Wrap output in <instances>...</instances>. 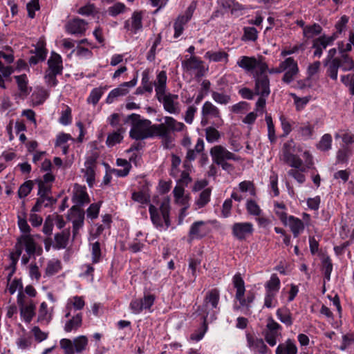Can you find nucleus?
Wrapping results in <instances>:
<instances>
[{"label": "nucleus", "instance_id": "1", "mask_svg": "<svg viewBox=\"0 0 354 354\" xmlns=\"http://www.w3.org/2000/svg\"><path fill=\"white\" fill-rule=\"evenodd\" d=\"M236 64L246 72H251L255 81L254 93L257 95L268 96L270 93V80L266 75L268 64L263 57L241 56Z\"/></svg>", "mask_w": 354, "mask_h": 354}, {"label": "nucleus", "instance_id": "2", "mask_svg": "<svg viewBox=\"0 0 354 354\" xmlns=\"http://www.w3.org/2000/svg\"><path fill=\"white\" fill-rule=\"evenodd\" d=\"M219 300L220 292L216 288L212 289L206 293L203 304L198 308L204 324L216 319V315L219 311Z\"/></svg>", "mask_w": 354, "mask_h": 354}, {"label": "nucleus", "instance_id": "3", "mask_svg": "<svg viewBox=\"0 0 354 354\" xmlns=\"http://www.w3.org/2000/svg\"><path fill=\"white\" fill-rule=\"evenodd\" d=\"M131 124L129 131V136L136 140H143L153 136V126L151 122L147 119L141 118V116L136 113H132L127 118Z\"/></svg>", "mask_w": 354, "mask_h": 354}, {"label": "nucleus", "instance_id": "4", "mask_svg": "<svg viewBox=\"0 0 354 354\" xmlns=\"http://www.w3.org/2000/svg\"><path fill=\"white\" fill-rule=\"evenodd\" d=\"M232 283L236 290L235 299L239 302V306L234 305V309L235 310H243L245 314L249 313L251 304L255 299L254 292L248 291L246 297H244L245 283L240 273H236L233 277Z\"/></svg>", "mask_w": 354, "mask_h": 354}, {"label": "nucleus", "instance_id": "5", "mask_svg": "<svg viewBox=\"0 0 354 354\" xmlns=\"http://www.w3.org/2000/svg\"><path fill=\"white\" fill-rule=\"evenodd\" d=\"M169 204L168 201L161 203L159 209L153 205H150L149 212L153 224L159 229L165 227L167 230L171 225L169 220Z\"/></svg>", "mask_w": 354, "mask_h": 354}, {"label": "nucleus", "instance_id": "6", "mask_svg": "<svg viewBox=\"0 0 354 354\" xmlns=\"http://www.w3.org/2000/svg\"><path fill=\"white\" fill-rule=\"evenodd\" d=\"M211 123L219 128L223 124L220 110L209 101H206L201 109V122L203 127Z\"/></svg>", "mask_w": 354, "mask_h": 354}, {"label": "nucleus", "instance_id": "7", "mask_svg": "<svg viewBox=\"0 0 354 354\" xmlns=\"http://www.w3.org/2000/svg\"><path fill=\"white\" fill-rule=\"evenodd\" d=\"M88 339L85 335H80L73 340L63 338L59 341V346L64 354H75L84 352L88 346Z\"/></svg>", "mask_w": 354, "mask_h": 354}, {"label": "nucleus", "instance_id": "8", "mask_svg": "<svg viewBox=\"0 0 354 354\" xmlns=\"http://www.w3.org/2000/svg\"><path fill=\"white\" fill-rule=\"evenodd\" d=\"M186 129L185 125L177 121L172 117L166 116L164 122L157 125H153V131L158 136L171 135V133L180 132Z\"/></svg>", "mask_w": 354, "mask_h": 354}, {"label": "nucleus", "instance_id": "9", "mask_svg": "<svg viewBox=\"0 0 354 354\" xmlns=\"http://www.w3.org/2000/svg\"><path fill=\"white\" fill-rule=\"evenodd\" d=\"M280 64L282 73L284 72L282 81L286 84L291 83L299 72L297 62L292 57H288Z\"/></svg>", "mask_w": 354, "mask_h": 354}, {"label": "nucleus", "instance_id": "10", "mask_svg": "<svg viewBox=\"0 0 354 354\" xmlns=\"http://www.w3.org/2000/svg\"><path fill=\"white\" fill-rule=\"evenodd\" d=\"M155 300L154 295L145 294L143 298L132 299L129 304V308L131 313L136 315L140 314L143 310L151 312V308L154 304Z\"/></svg>", "mask_w": 354, "mask_h": 354}, {"label": "nucleus", "instance_id": "11", "mask_svg": "<svg viewBox=\"0 0 354 354\" xmlns=\"http://www.w3.org/2000/svg\"><path fill=\"white\" fill-rule=\"evenodd\" d=\"M21 249L22 252L24 248L28 256L41 254L42 250L41 248H37L36 243L34 239L30 234H23L18 239L15 245V249Z\"/></svg>", "mask_w": 354, "mask_h": 354}, {"label": "nucleus", "instance_id": "12", "mask_svg": "<svg viewBox=\"0 0 354 354\" xmlns=\"http://www.w3.org/2000/svg\"><path fill=\"white\" fill-rule=\"evenodd\" d=\"M158 101L163 104L164 109L171 113L177 115L180 112V104L178 101V96L171 93H165L157 97Z\"/></svg>", "mask_w": 354, "mask_h": 354}, {"label": "nucleus", "instance_id": "13", "mask_svg": "<svg viewBox=\"0 0 354 354\" xmlns=\"http://www.w3.org/2000/svg\"><path fill=\"white\" fill-rule=\"evenodd\" d=\"M209 153L214 163L223 160L239 161L240 160L238 156L230 152L222 145H216L212 147Z\"/></svg>", "mask_w": 354, "mask_h": 354}, {"label": "nucleus", "instance_id": "14", "mask_svg": "<svg viewBox=\"0 0 354 354\" xmlns=\"http://www.w3.org/2000/svg\"><path fill=\"white\" fill-rule=\"evenodd\" d=\"M337 39V34H332L330 36L323 35L314 39L313 41V48L315 49L314 57H321L324 50L332 45Z\"/></svg>", "mask_w": 354, "mask_h": 354}, {"label": "nucleus", "instance_id": "15", "mask_svg": "<svg viewBox=\"0 0 354 354\" xmlns=\"http://www.w3.org/2000/svg\"><path fill=\"white\" fill-rule=\"evenodd\" d=\"M254 232V225L250 222H238L232 226V234L239 241L245 240Z\"/></svg>", "mask_w": 354, "mask_h": 354}, {"label": "nucleus", "instance_id": "16", "mask_svg": "<svg viewBox=\"0 0 354 354\" xmlns=\"http://www.w3.org/2000/svg\"><path fill=\"white\" fill-rule=\"evenodd\" d=\"M182 67L187 71H196V77H202L207 71L203 65V62L196 56L187 58L182 62Z\"/></svg>", "mask_w": 354, "mask_h": 354}, {"label": "nucleus", "instance_id": "17", "mask_svg": "<svg viewBox=\"0 0 354 354\" xmlns=\"http://www.w3.org/2000/svg\"><path fill=\"white\" fill-rule=\"evenodd\" d=\"M137 84V77L133 78L129 82L121 84L118 87L113 89L108 95L106 102L111 104L114 100L120 96H124L129 93V88L133 87Z\"/></svg>", "mask_w": 354, "mask_h": 354}, {"label": "nucleus", "instance_id": "18", "mask_svg": "<svg viewBox=\"0 0 354 354\" xmlns=\"http://www.w3.org/2000/svg\"><path fill=\"white\" fill-rule=\"evenodd\" d=\"M142 11H134L131 17L124 21V28L134 34L138 33L142 29Z\"/></svg>", "mask_w": 354, "mask_h": 354}, {"label": "nucleus", "instance_id": "19", "mask_svg": "<svg viewBox=\"0 0 354 354\" xmlns=\"http://www.w3.org/2000/svg\"><path fill=\"white\" fill-rule=\"evenodd\" d=\"M209 232L205 222L203 221H196L192 224L189 228L188 237L189 241L194 239H201L205 236Z\"/></svg>", "mask_w": 354, "mask_h": 354}, {"label": "nucleus", "instance_id": "20", "mask_svg": "<svg viewBox=\"0 0 354 354\" xmlns=\"http://www.w3.org/2000/svg\"><path fill=\"white\" fill-rule=\"evenodd\" d=\"M247 345L254 353L266 354L268 347L263 340L260 338L254 337L250 333L246 334Z\"/></svg>", "mask_w": 354, "mask_h": 354}, {"label": "nucleus", "instance_id": "21", "mask_svg": "<svg viewBox=\"0 0 354 354\" xmlns=\"http://www.w3.org/2000/svg\"><path fill=\"white\" fill-rule=\"evenodd\" d=\"M87 23L82 19L76 18L68 21L66 26V31L72 35H82L86 29Z\"/></svg>", "mask_w": 354, "mask_h": 354}, {"label": "nucleus", "instance_id": "22", "mask_svg": "<svg viewBox=\"0 0 354 354\" xmlns=\"http://www.w3.org/2000/svg\"><path fill=\"white\" fill-rule=\"evenodd\" d=\"M22 296L21 292H19L17 301L20 306L21 316L26 322L30 323L35 315V306L33 304L24 306L21 299Z\"/></svg>", "mask_w": 354, "mask_h": 354}, {"label": "nucleus", "instance_id": "23", "mask_svg": "<svg viewBox=\"0 0 354 354\" xmlns=\"http://www.w3.org/2000/svg\"><path fill=\"white\" fill-rule=\"evenodd\" d=\"M284 225H288L290 227L295 238L298 237L305 229L304 222L300 218L294 216H289L287 223H284Z\"/></svg>", "mask_w": 354, "mask_h": 354}, {"label": "nucleus", "instance_id": "24", "mask_svg": "<svg viewBox=\"0 0 354 354\" xmlns=\"http://www.w3.org/2000/svg\"><path fill=\"white\" fill-rule=\"evenodd\" d=\"M70 235L69 229H65L61 232L56 233L54 236L53 248L55 250L65 249L68 244Z\"/></svg>", "mask_w": 354, "mask_h": 354}, {"label": "nucleus", "instance_id": "25", "mask_svg": "<svg viewBox=\"0 0 354 354\" xmlns=\"http://www.w3.org/2000/svg\"><path fill=\"white\" fill-rule=\"evenodd\" d=\"M47 64L48 68L46 71L62 73V58L59 54L52 52L50 57L48 59Z\"/></svg>", "mask_w": 354, "mask_h": 354}, {"label": "nucleus", "instance_id": "26", "mask_svg": "<svg viewBox=\"0 0 354 354\" xmlns=\"http://www.w3.org/2000/svg\"><path fill=\"white\" fill-rule=\"evenodd\" d=\"M39 198L37 199L35 205L32 208V212H40L41 208L48 207L56 203V199L50 196V194H37Z\"/></svg>", "mask_w": 354, "mask_h": 354}, {"label": "nucleus", "instance_id": "27", "mask_svg": "<svg viewBox=\"0 0 354 354\" xmlns=\"http://www.w3.org/2000/svg\"><path fill=\"white\" fill-rule=\"evenodd\" d=\"M125 132L126 129L123 126L119 127L115 131L109 133L106 140V145L109 147H113L115 145L120 143L124 138Z\"/></svg>", "mask_w": 354, "mask_h": 354}, {"label": "nucleus", "instance_id": "28", "mask_svg": "<svg viewBox=\"0 0 354 354\" xmlns=\"http://www.w3.org/2000/svg\"><path fill=\"white\" fill-rule=\"evenodd\" d=\"M85 306V302L82 297L80 296H74L68 299L66 304V310L67 313L65 315L66 318H69L71 317V313L72 308L75 310H82Z\"/></svg>", "mask_w": 354, "mask_h": 354}, {"label": "nucleus", "instance_id": "29", "mask_svg": "<svg viewBox=\"0 0 354 354\" xmlns=\"http://www.w3.org/2000/svg\"><path fill=\"white\" fill-rule=\"evenodd\" d=\"M324 64L326 66V74L331 80H337L338 70L340 68L339 58L333 59L330 61H324Z\"/></svg>", "mask_w": 354, "mask_h": 354}, {"label": "nucleus", "instance_id": "30", "mask_svg": "<svg viewBox=\"0 0 354 354\" xmlns=\"http://www.w3.org/2000/svg\"><path fill=\"white\" fill-rule=\"evenodd\" d=\"M167 80L165 71H162L157 75L156 81L154 82L156 97L165 93Z\"/></svg>", "mask_w": 354, "mask_h": 354}, {"label": "nucleus", "instance_id": "31", "mask_svg": "<svg viewBox=\"0 0 354 354\" xmlns=\"http://www.w3.org/2000/svg\"><path fill=\"white\" fill-rule=\"evenodd\" d=\"M82 324V314L78 313L69 319L65 324L64 330L66 333L77 330Z\"/></svg>", "mask_w": 354, "mask_h": 354}, {"label": "nucleus", "instance_id": "32", "mask_svg": "<svg viewBox=\"0 0 354 354\" xmlns=\"http://www.w3.org/2000/svg\"><path fill=\"white\" fill-rule=\"evenodd\" d=\"M297 348L295 343L290 339H288L285 343L280 344L277 349L276 354H297Z\"/></svg>", "mask_w": 354, "mask_h": 354}, {"label": "nucleus", "instance_id": "33", "mask_svg": "<svg viewBox=\"0 0 354 354\" xmlns=\"http://www.w3.org/2000/svg\"><path fill=\"white\" fill-rule=\"evenodd\" d=\"M280 279L277 274H272L265 284L266 292L277 294L280 289Z\"/></svg>", "mask_w": 354, "mask_h": 354}, {"label": "nucleus", "instance_id": "34", "mask_svg": "<svg viewBox=\"0 0 354 354\" xmlns=\"http://www.w3.org/2000/svg\"><path fill=\"white\" fill-rule=\"evenodd\" d=\"M299 136L304 140L310 139L314 133V125L309 122L301 123L297 129Z\"/></svg>", "mask_w": 354, "mask_h": 354}, {"label": "nucleus", "instance_id": "35", "mask_svg": "<svg viewBox=\"0 0 354 354\" xmlns=\"http://www.w3.org/2000/svg\"><path fill=\"white\" fill-rule=\"evenodd\" d=\"M204 57L209 59L210 62H218L225 60L227 61L228 54L223 51H212L209 50L205 53Z\"/></svg>", "mask_w": 354, "mask_h": 354}, {"label": "nucleus", "instance_id": "36", "mask_svg": "<svg viewBox=\"0 0 354 354\" xmlns=\"http://www.w3.org/2000/svg\"><path fill=\"white\" fill-rule=\"evenodd\" d=\"M49 91L44 88H37L32 94L33 103L36 105H40L49 97Z\"/></svg>", "mask_w": 354, "mask_h": 354}, {"label": "nucleus", "instance_id": "37", "mask_svg": "<svg viewBox=\"0 0 354 354\" xmlns=\"http://www.w3.org/2000/svg\"><path fill=\"white\" fill-rule=\"evenodd\" d=\"M15 79L16 80L18 88L20 91L21 94L26 96L28 95L31 91V88L28 86V80L26 75L23 74L15 76Z\"/></svg>", "mask_w": 354, "mask_h": 354}, {"label": "nucleus", "instance_id": "38", "mask_svg": "<svg viewBox=\"0 0 354 354\" xmlns=\"http://www.w3.org/2000/svg\"><path fill=\"white\" fill-rule=\"evenodd\" d=\"M72 200L75 205L81 206L88 203V196L85 190L80 187L75 190Z\"/></svg>", "mask_w": 354, "mask_h": 354}, {"label": "nucleus", "instance_id": "39", "mask_svg": "<svg viewBox=\"0 0 354 354\" xmlns=\"http://www.w3.org/2000/svg\"><path fill=\"white\" fill-rule=\"evenodd\" d=\"M218 3L224 10L230 11L232 15L242 10L241 6L235 0H219Z\"/></svg>", "mask_w": 354, "mask_h": 354}, {"label": "nucleus", "instance_id": "40", "mask_svg": "<svg viewBox=\"0 0 354 354\" xmlns=\"http://www.w3.org/2000/svg\"><path fill=\"white\" fill-rule=\"evenodd\" d=\"M276 315L277 318L284 324L290 326L292 324L293 321L290 310L286 308H279Z\"/></svg>", "mask_w": 354, "mask_h": 354}, {"label": "nucleus", "instance_id": "41", "mask_svg": "<svg viewBox=\"0 0 354 354\" xmlns=\"http://www.w3.org/2000/svg\"><path fill=\"white\" fill-rule=\"evenodd\" d=\"M216 128L217 127L212 125L205 129V138L209 143L216 142L221 138V135Z\"/></svg>", "mask_w": 354, "mask_h": 354}, {"label": "nucleus", "instance_id": "42", "mask_svg": "<svg viewBox=\"0 0 354 354\" xmlns=\"http://www.w3.org/2000/svg\"><path fill=\"white\" fill-rule=\"evenodd\" d=\"M332 136L329 133H325L323 135L317 144V148L322 151H327L332 148Z\"/></svg>", "mask_w": 354, "mask_h": 354}, {"label": "nucleus", "instance_id": "43", "mask_svg": "<svg viewBox=\"0 0 354 354\" xmlns=\"http://www.w3.org/2000/svg\"><path fill=\"white\" fill-rule=\"evenodd\" d=\"M211 189L207 188L203 189L199 194L198 198L196 200L195 204L198 209L205 207L210 201Z\"/></svg>", "mask_w": 354, "mask_h": 354}, {"label": "nucleus", "instance_id": "44", "mask_svg": "<svg viewBox=\"0 0 354 354\" xmlns=\"http://www.w3.org/2000/svg\"><path fill=\"white\" fill-rule=\"evenodd\" d=\"M339 66L343 71L354 70V60L349 55H340L339 57Z\"/></svg>", "mask_w": 354, "mask_h": 354}, {"label": "nucleus", "instance_id": "45", "mask_svg": "<svg viewBox=\"0 0 354 354\" xmlns=\"http://www.w3.org/2000/svg\"><path fill=\"white\" fill-rule=\"evenodd\" d=\"M333 270V263L329 257L323 258L322 261V271L324 276V280L329 281Z\"/></svg>", "mask_w": 354, "mask_h": 354}, {"label": "nucleus", "instance_id": "46", "mask_svg": "<svg viewBox=\"0 0 354 354\" xmlns=\"http://www.w3.org/2000/svg\"><path fill=\"white\" fill-rule=\"evenodd\" d=\"M351 149L349 147L344 145L340 148L336 154V161L337 163H345L348 161L349 156L351 155Z\"/></svg>", "mask_w": 354, "mask_h": 354}, {"label": "nucleus", "instance_id": "47", "mask_svg": "<svg viewBox=\"0 0 354 354\" xmlns=\"http://www.w3.org/2000/svg\"><path fill=\"white\" fill-rule=\"evenodd\" d=\"M245 207L248 213L254 216H259L262 214V209L257 203L252 199L247 201Z\"/></svg>", "mask_w": 354, "mask_h": 354}, {"label": "nucleus", "instance_id": "48", "mask_svg": "<svg viewBox=\"0 0 354 354\" xmlns=\"http://www.w3.org/2000/svg\"><path fill=\"white\" fill-rule=\"evenodd\" d=\"M304 35L307 38H312L314 36L319 35L322 31V28L319 24H314L312 26H307L304 28Z\"/></svg>", "mask_w": 354, "mask_h": 354}, {"label": "nucleus", "instance_id": "49", "mask_svg": "<svg viewBox=\"0 0 354 354\" xmlns=\"http://www.w3.org/2000/svg\"><path fill=\"white\" fill-rule=\"evenodd\" d=\"M274 212L276 215L279 217L280 221L284 224L287 223V220L288 217L287 216V214L286 212V207L283 203H274Z\"/></svg>", "mask_w": 354, "mask_h": 354}, {"label": "nucleus", "instance_id": "50", "mask_svg": "<svg viewBox=\"0 0 354 354\" xmlns=\"http://www.w3.org/2000/svg\"><path fill=\"white\" fill-rule=\"evenodd\" d=\"M258 38V31L254 27H244L243 41H255Z\"/></svg>", "mask_w": 354, "mask_h": 354}, {"label": "nucleus", "instance_id": "51", "mask_svg": "<svg viewBox=\"0 0 354 354\" xmlns=\"http://www.w3.org/2000/svg\"><path fill=\"white\" fill-rule=\"evenodd\" d=\"M104 90L102 87L93 88L87 98V102L96 105L104 94Z\"/></svg>", "mask_w": 354, "mask_h": 354}, {"label": "nucleus", "instance_id": "52", "mask_svg": "<svg viewBox=\"0 0 354 354\" xmlns=\"http://www.w3.org/2000/svg\"><path fill=\"white\" fill-rule=\"evenodd\" d=\"M34 187V181L29 180L24 182L18 189V196L20 198L26 197Z\"/></svg>", "mask_w": 354, "mask_h": 354}, {"label": "nucleus", "instance_id": "53", "mask_svg": "<svg viewBox=\"0 0 354 354\" xmlns=\"http://www.w3.org/2000/svg\"><path fill=\"white\" fill-rule=\"evenodd\" d=\"M62 73L45 71L44 79L48 86L55 87L58 84L57 76Z\"/></svg>", "mask_w": 354, "mask_h": 354}, {"label": "nucleus", "instance_id": "54", "mask_svg": "<svg viewBox=\"0 0 354 354\" xmlns=\"http://www.w3.org/2000/svg\"><path fill=\"white\" fill-rule=\"evenodd\" d=\"M265 120H266L267 127H268V139L271 143H274L276 142L277 137L275 135L274 126L271 115H266Z\"/></svg>", "mask_w": 354, "mask_h": 354}, {"label": "nucleus", "instance_id": "55", "mask_svg": "<svg viewBox=\"0 0 354 354\" xmlns=\"http://www.w3.org/2000/svg\"><path fill=\"white\" fill-rule=\"evenodd\" d=\"M277 294L266 292L263 306L267 308H272L277 306Z\"/></svg>", "mask_w": 354, "mask_h": 354}, {"label": "nucleus", "instance_id": "56", "mask_svg": "<svg viewBox=\"0 0 354 354\" xmlns=\"http://www.w3.org/2000/svg\"><path fill=\"white\" fill-rule=\"evenodd\" d=\"M91 255L93 263H97L101 260V249L100 244L98 241H95L91 245Z\"/></svg>", "mask_w": 354, "mask_h": 354}, {"label": "nucleus", "instance_id": "57", "mask_svg": "<svg viewBox=\"0 0 354 354\" xmlns=\"http://www.w3.org/2000/svg\"><path fill=\"white\" fill-rule=\"evenodd\" d=\"M269 186L273 192L274 196L279 195V190L278 188V175L274 171H272L270 176Z\"/></svg>", "mask_w": 354, "mask_h": 354}, {"label": "nucleus", "instance_id": "58", "mask_svg": "<svg viewBox=\"0 0 354 354\" xmlns=\"http://www.w3.org/2000/svg\"><path fill=\"white\" fill-rule=\"evenodd\" d=\"M125 10L126 6L123 3L118 2L108 8V12L109 15L115 17L120 13H123Z\"/></svg>", "mask_w": 354, "mask_h": 354}, {"label": "nucleus", "instance_id": "59", "mask_svg": "<svg viewBox=\"0 0 354 354\" xmlns=\"http://www.w3.org/2000/svg\"><path fill=\"white\" fill-rule=\"evenodd\" d=\"M287 164L295 168L299 169L301 171H306V167L303 165V161L302 160L297 156V155H295L292 156V158H290V160L287 162Z\"/></svg>", "mask_w": 354, "mask_h": 354}, {"label": "nucleus", "instance_id": "60", "mask_svg": "<svg viewBox=\"0 0 354 354\" xmlns=\"http://www.w3.org/2000/svg\"><path fill=\"white\" fill-rule=\"evenodd\" d=\"M212 99L218 104H227L230 102V96L224 93L213 91L212 93Z\"/></svg>", "mask_w": 354, "mask_h": 354}, {"label": "nucleus", "instance_id": "61", "mask_svg": "<svg viewBox=\"0 0 354 354\" xmlns=\"http://www.w3.org/2000/svg\"><path fill=\"white\" fill-rule=\"evenodd\" d=\"M60 270V263L59 261H50L46 268V274L52 276L59 272Z\"/></svg>", "mask_w": 354, "mask_h": 354}, {"label": "nucleus", "instance_id": "62", "mask_svg": "<svg viewBox=\"0 0 354 354\" xmlns=\"http://www.w3.org/2000/svg\"><path fill=\"white\" fill-rule=\"evenodd\" d=\"M54 226V219L53 217L51 216V215L48 216L44 221L42 232L44 234L48 236H50L53 232Z\"/></svg>", "mask_w": 354, "mask_h": 354}, {"label": "nucleus", "instance_id": "63", "mask_svg": "<svg viewBox=\"0 0 354 354\" xmlns=\"http://www.w3.org/2000/svg\"><path fill=\"white\" fill-rule=\"evenodd\" d=\"M16 344L19 348L24 350L28 348L32 344V338L30 336H21L17 339Z\"/></svg>", "mask_w": 354, "mask_h": 354}, {"label": "nucleus", "instance_id": "64", "mask_svg": "<svg viewBox=\"0 0 354 354\" xmlns=\"http://www.w3.org/2000/svg\"><path fill=\"white\" fill-rule=\"evenodd\" d=\"M38 319L39 321H49L50 319V315L48 313V306L46 302H42L39 309Z\"/></svg>", "mask_w": 354, "mask_h": 354}]
</instances>
